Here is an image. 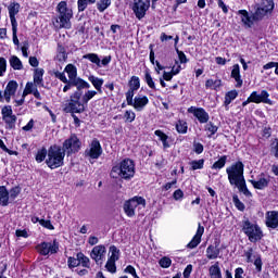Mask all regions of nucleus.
<instances>
[{
	"instance_id": "nucleus-53",
	"label": "nucleus",
	"mask_w": 278,
	"mask_h": 278,
	"mask_svg": "<svg viewBox=\"0 0 278 278\" xmlns=\"http://www.w3.org/2000/svg\"><path fill=\"white\" fill-rule=\"evenodd\" d=\"M53 75L54 77H56V79H60V81H62L63 84L68 83V78H66V74L64 72L54 71Z\"/></svg>"
},
{
	"instance_id": "nucleus-14",
	"label": "nucleus",
	"mask_w": 278,
	"mask_h": 278,
	"mask_svg": "<svg viewBox=\"0 0 278 278\" xmlns=\"http://www.w3.org/2000/svg\"><path fill=\"white\" fill-rule=\"evenodd\" d=\"M189 114H193L198 118L199 123L205 124L210 121V114L205 112L203 108L191 106L188 109Z\"/></svg>"
},
{
	"instance_id": "nucleus-38",
	"label": "nucleus",
	"mask_w": 278,
	"mask_h": 278,
	"mask_svg": "<svg viewBox=\"0 0 278 278\" xmlns=\"http://www.w3.org/2000/svg\"><path fill=\"white\" fill-rule=\"evenodd\" d=\"M85 60H89V62H92V64H97L99 67H101V59H99V55L97 53H88L83 56Z\"/></svg>"
},
{
	"instance_id": "nucleus-64",
	"label": "nucleus",
	"mask_w": 278,
	"mask_h": 278,
	"mask_svg": "<svg viewBox=\"0 0 278 278\" xmlns=\"http://www.w3.org/2000/svg\"><path fill=\"white\" fill-rule=\"evenodd\" d=\"M271 153L278 159V139H276V143H273Z\"/></svg>"
},
{
	"instance_id": "nucleus-48",
	"label": "nucleus",
	"mask_w": 278,
	"mask_h": 278,
	"mask_svg": "<svg viewBox=\"0 0 278 278\" xmlns=\"http://www.w3.org/2000/svg\"><path fill=\"white\" fill-rule=\"evenodd\" d=\"M1 114H2V119L8 118L10 116H14L13 111H12V106L11 105L3 106L2 110H1Z\"/></svg>"
},
{
	"instance_id": "nucleus-9",
	"label": "nucleus",
	"mask_w": 278,
	"mask_h": 278,
	"mask_svg": "<svg viewBox=\"0 0 278 278\" xmlns=\"http://www.w3.org/2000/svg\"><path fill=\"white\" fill-rule=\"evenodd\" d=\"M151 8V0H134L132 12L139 21L147 16V12Z\"/></svg>"
},
{
	"instance_id": "nucleus-27",
	"label": "nucleus",
	"mask_w": 278,
	"mask_h": 278,
	"mask_svg": "<svg viewBox=\"0 0 278 278\" xmlns=\"http://www.w3.org/2000/svg\"><path fill=\"white\" fill-rule=\"evenodd\" d=\"M89 81L92 84V86L98 90L100 94L103 93V90L101 89L103 87V78H99L96 76H89Z\"/></svg>"
},
{
	"instance_id": "nucleus-59",
	"label": "nucleus",
	"mask_w": 278,
	"mask_h": 278,
	"mask_svg": "<svg viewBox=\"0 0 278 278\" xmlns=\"http://www.w3.org/2000/svg\"><path fill=\"white\" fill-rule=\"evenodd\" d=\"M146 81L149 88H152V90H155V83L153 81V77H151V74L149 72H146Z\"/></svg>"
},
{
	"instance_id": "nucleus-35",
	"label": "nucleus",
	"mask_w": 278,
	"mask_h": 278,
	"mask_svg": "<svg viewBox=\"0 0 278 278\" xmlns=\"http://www.w3.org/2000/svg\"><path fill=\"white\" fill-rule=\"evenodd\" d=\"M233 186H236L240 192H243L245 197H251V191L247 188V181L244 180H239V182H236Z\"/></svg>"
},
{
	"instance_id": "nucleus-2",
	"label": "nucleus",
	"mask_w": 278,
	"mask_h": 278,
	"mask_svg": "<svg viewBox=\"0 0 278 278\" xmlns=\"http://www.w3.org/2000/svg\"><path fill=\"white\" fill-rule=\"evenodd\" d=\"M64 157L66 153L62 150V147L53 144L48 149V156L46 159V164L51 170L64 166Z\"/></svg>"
},
{
	"instance_id": "nucleus-47",
	"label": "nucleus",
	"mask_w": 278,
	"mask_h": 278,
	"mask_svg": "<svg viewBox=\"0 0 278 278\" xmlns=\"http://www.w3.org/2000/svg\"><path fill=\"white\" fill-rule=\"evenodd\" d=\"M159 264L161 268H170L173 261L170 260V257L164 256L159 261Z\"/></svg>"
},
{
	"instance_id": "nucleus-23",
	"label": "nucleus",
	"mask_w": 278,
	"mask_h": 278,
	"mask_svg": "<svg viewBox=\"0 0 278 278\" xmlns=\"http://www.w3.org/2000/svg\"><path fill=\"white\" fill-rule=\"evenodd\" d=\"M0 205L2 207L10 205V191H8L5 186H0Z\"/></svg>"
},
{
	"instance_id": "nucleus-6",
	"label": "nucleus",
	"mask_w": 278,
	"mask_h": 278,
	"mask_svg": "<svg viewBox=\"0 0 278 278\" xmlns=\"http://www.w3.org/2000/svg\"><path fill=\"white\" fill-rule=\"evenodd\" d=\"M230 186L244 179V164L240 161L226 168Z\"/></svg>"
},
{
	"instance_id": "nucleus-34",
	"label": "nucleus",
	"mask_w": 278,
	"mask_h": 278,
	"mask_svg": "<svg viewBox=\"0 0 278 278\" xmlns=\"http://www.w3.org/2000/svg\"><path fill=\"white\" fill-rule=\"evenodd\" d=\"M251 184L256 190H264L268 187V180L266 178H260L258 180H251Z\"/></svg>"
},
{
	"instance_id": "nucleus-37",
	"label": "nucleus",
	"mask_w": 278,
	"mask_h": 278,
	"mask_svg": "<svg viewBox=\"0 0 278 278\" xmlns=\"http://www.w3.org/2000/svg\"><path fill=\"white\" fill-rule=\"evenodd\" d=\"M154 134L160 138L161 142H163L164 149H168V147H170V144H168V135L164 134L162 130H155Z\"/></svg>"
},
{
	"instance_id": "nucleus-33",
	"label": "nucleus",
	"mask_w": 278,
	"mask_h": 278,
	"mask_svg": "<svg viewBox=\"0 0 278 278\" xmlns=\"http://www.w3.org/2000/svg\"><path fill=\"white\" fill-rule=\"evenodd\" d=\"M71 84L77 88L78 92L79 90H84V88H90V84L86 83V80L81 78H75Z\"/></svg>"
},
{
	"instance_id": "nucleus-22",
	"label": "nucleus",
	"mask_w": 278,
	"mask_h": 278,
	"mask_svg": "<svg viewBox=\"0 0 278 278\" xmlns=\"http://www.w3.org/2000/svg\"><path fill=\"white\" fill-rule=\"evenodd\" d=\"M20 10H21V4L16 2H12L9 5V16H10L12 26L18 25V23L16 22V14H18Z\"/></svg>"
},
{
	"instance_id": "nucleus-7",
	"label": "nucleus",
	"mask_w": 278,
	"mask_h": 278,
	"mask_svg": "<svg viewBox=\"0 0 278 278\" xmlns=\"http://www.w3.org/2000/svg\"><path fill=\"white\" fill-rule=\"evenodd\" d=\"M60 26L71 29V18H73V10L68 9L66 1L58 4Z\"/></svg>"
},
{
	"instance_id": "nucleus-24",
	"label": "nucleus",
	"mask_w": 278,
	"mask_h": 278,
	"mask_svg": "<svg viewBox=\"0 0 278 278\" xmlns=\"http://www.w3.org/2000/svg\"><path fill=\"white\" fill-rule=\"evenodd\" d=\"M232 79H235V81H237L236 88H242V77L240 76V65L239 64H235L232 66V71H231V75Z\"/></svg>"
},
{
	"instance_id": "nucleus-28",
	"label": "nucleus",
	"mask_w": 278,
	"mask_h": 278,
	"mask_svg": "<svg viewBox=\"0 0 278 278\" xmlns=\"http://www.w3.org/2000/svg\"><path fill=\"white\" fill-rule=\"evenodd\" d=\"M43 75H45V70L42 68L35 70V74H34L35 86H45V83L42 79Z\"/></svg>"
},
{
	"instance_id": "nucleus-45",
	"label": "nucleus",
	"mask_w": 278,
	"mask_h": 278,
	"mask_svg": "<svg viewBox=\"0 0 278 278\" xmlns=\"http://www.w3.org/2000/svg\"><path fill=\"white\" fill-rule=\"evenodd\" d=\"M176 129H177L178 134H187L188 123H186L184 121H178V123L176 124Z\"/></svg>"
},
{
	"instance_id": "nucleus-42",
	"label": "nucleus",
	"mask_w": 278,
	"mask_h": 278,
	"mask_svg": "<svg viewBox=\"0 0 278 278\" xmlns=\"http://www.w3.org/2000/svg\"><path fill=\"white\" fill-rule=\"evenodd\" d=\"M130 90H139L140 89V78L138 76H132L128 83Z\"/></svg>"
},
{
	"instance_id": "nucleus-49",
	"label": "nucleus",
	"mask_w": 278,
	"mask_h": 278,
	"mask_svg": "<svg viewBox=\"0 0 278 278\" xmlns=\"http://www.w3.org/2000/svg\"><path fill=\"white\" fill-rule=\"evenodd\" d=\"M97 97V91L94 90H88L84 96H83V103H88L91 99H94Z\"/></svg>"
},
{
	"instance_id": "nucleus-41",
	"label": "nucleus",
	"mask_w": 278,
	"mask_h": 278,
	"mask_svg": "<svg viewBox=\"0 0 278 278\" xmlns=\"http://www.w3.org/2000/svg\"><path fill=\"white\" fill-rule=\"evenodd\" d=\"M238 97V91L237 90H231V91H228L225 96V102L224 104L226 105H229L231 103V101H233L236 98Z\"/></svg>"
},
{
	"instance_id": "nucleus-58",
	"label": "nucleus",
	"mask_w": 278,
	"mask_h": 278,
	"mask_svg": "<svg viewBox=\"0 0 278 278\" xmlns=\"http://www.w3.org/2000/svg\"><path fill=\"white\" fill-rule=\"evenodd\" d=\"M67 264H68V268H77V266H79V258L68 257Z\"/></svg>"
},
{
	"instance_id": "nucleus-11",
	"label": "nucleus",
	"mask_w": 278,
	"mask_h": 278,
	"mask_svg": "<svg viewBox=\"0 0 278 278\" xmlns=\"http://www.w3.org/2000/svg\"><path fill=\"white\" fill-rule=\"evenodd\" d=\"M37 251L40 253V255H54V253H58L60 251V243L54 240L53 242H41L37 245Z\"/></svg>"
},
{
	"instance_id": "nucleus-50",
	"label": "nucleus",
	"mask_w": 278,
	"mask_h": 278,
	"mask_svg": "<svg viewBox=\"0 0 278 278\" xmlns=\"http://www.w3.org/2000/svg\"><path fill=\"white\" fill-rule=\"evenodd\" d=\"M205 164V160H198L191 162V168L192 170H201L203 168V165Z\"/></svg>"
},
{
	"instance_id": "nucleus-10",
	"label": "nucleus",
	"mask_w": 278,
	"mask_h": 278,
	"mask_svg": "<svg viewBox=\"0 0 278 278\" xmlns=\"http://www.w3.org/2000/svg\"><path fill=\"white\" fill-rule=\"evenodd\" d=\"M61 149L64 153H67V155H73V153H78L79 149H81V141H79L76 135H71V137L63 142V148Z\"/></svg>"
},
{
	"instance_id": "nucleus-26",
	"label": "nucleus",
	"mask_w": 278,
	"mask_h": 278,
	"mask_svg": "<svg viewBox=\"0 0 278 278\" xmlns=\"http://www.w3.org/2000/svg\"><path fill=\"white\" fill-rule=\"evenodd\" d=\"M64 73L68 75V81H74L77 79V67L73 64H67L65 66Z\"/></svg>"
},
{
	"instance_id": "nucleus-54",
	"label": "nucleus",
	"mask_w": 278,
	"mask_h": 278,
	"mask_svg": "<svg viewBox=\"0 0 278 278\" xmlns=\"http://www.w3.org/2000/svg\"><path fill=\"white\" fill-rule=\"evenodd\" d=\"M124 117L126 123H134V121H136V113H134V111H126Z\"/></svg>"
},
{
	"instance_id": "nucleus-13",
	"label": "nucleus",
	"mask_w": 278,
	"mask_h": 278,
	"mask_svg": "<svg viewBox=\"0 0 278 278\" xmlns=\"http://www.w3.org/2000/svg\"><path fill=\"white\" fill-rule=\"evenodd\" d=\"M250 97L252 99V103H266L267 105H273V100L269 99L270 93L266 90H262L261 93L253 91Z\"/></svg>"
},
{
	"instance_id": "nucleus-29",
	"label": "nucleus",
	"mask_w": 278,
	"mask_h": 278,
	"mask_svg": "<svg viewBox=\"0 0 278 278\" xmlns=\"http://www.w3.org/2000/svg\"><path fill=\"white\" fill-rule=\"evenodd\" d=\"M55 60H58V62H66V60H68L66 48H64L62 45L58 46Z\"/></svg>"
},
{
	"instance_id": "nucleus-55",
	"label": "nucleus",
	"mask_w": 278,
	"mask_h": 278,
	"mask_svg": "<svg viewBox=\"0 0 278 278\" xmlns=\"http://www.w3.org/2000/svg\"><path fill=\"white\" fill-rule=\"evenodd\" d=\"M176 53L179 58L180 64H187L188 58L186 56V53H184V51L179 50V48H176Z\"/></svg>"
},
{
	"instance_id": "nucleus-8",
	"label": "nucleus",
	"mask_w": 278,
	"mask_h": 278,
	"mask_svg": "<svg viewBox=\"0 0 278 278\" xmlns=\"http://www.w3.org/2000/svg\"><path fill=\"white\" fill-rule=\"evenodd\" d=\"M147 207V200L142 197H134L124 203V212L126 216H136L137 207Z\"/></svg>"
},
{
	"instance_id": "nucleus-15",
	"label": "nucleus",
	"mask_w": 278,
	"mask_h": 278,
	"mask_svg": "<svg viewBox=\"0 0 278 278\" xmlns=\"http://www.w3.org/2000/svg\"><path fill=\"white\" fill-rule=\"evenodd\" d=\"M16 90H18V83H16V80H10L3 93L4 101H7V103H10V101H12V97L16 94Z\"/></svg>"
},
{
	"instance_id": "nucleus-5",
	"label": "nucleus",
	"mask_w": 278,
	"mask_h": 278,
	"mask_svg": "<svg viewBox=\"0 0 278 278\" xmlns=\"http://www.w3.org/2000/svg\"><path fill=\"white\" fill-rule=\"evenodd\" d=\"M242 231L251 242H260L264 238V232L257 224L251 223L249 219L243 222Z\"/></svg>"
},
{
	"instance_id": "nucleus-44",
	"label": "nucleus",
	"mask_w": 278,
	"mask_h": 278,
	"mask_svg": "<svg viewBox=\"0 0 278 278\" xmlns=\"http://www.w3.org/2000/svg\"><path fill=\"white\" fill-rule=\"evenodd\" d=\"M225 164H227V155L220 156V159L212 165V168L213 169L225 168Z\"/></svg>"
},
{
	"instance_id": "nucleus-61",
	"label": "nucleus",
	"mask_w": 278,
	"mask_h": 278,
	"mask_svg": "<svg viewBox=\"0 0 278 278\" xmlns=\"http://www.w3.org/2000/svg\"><path fill=\"white\" fill-rule=\"evenodd\" d=\"M205 130H206V131H210L211 136H214V134H216V131H218V127L215 126V125L212 124V123H208V124H206V126H205Z\"/></svg>"
},
{
	"instance_id": "nucleus-40",
	"label": "nucleus",
	"mask_w": 278,
	"mask_h": 278,
	"mask_svg": "<svg viewBox=\"0 0 278 278\" xmlns=\"http://www.w3.org/2000/svg\"><path fill=\"white\" fill-rule=\"evenodd\" d=\"M110 253H111V256L109 257V260H111L113 262H118V258L121 255V250H118V248H116V245L110 247Z\"/></svg>"
},
{
	"instance_id": "nucleus-12",
	"label": "nucleus",
	"mask_w": 278,
	"mask_h": 278,
	"mask_svg": "<svg viewBox=\"0 0 278 278\" xmlns=\"http://www.w3.org/2000/svg\"><path fill=\"white\" fill-rule=\"evenodd\" d=\"M102 153L103 149L101 148V142H99L98 139H93L90 148L85 151V155H88L91 160H99Z\"/></svg>"
},
{
	"instance_id": "nucleus-56",
	"label": "nucleus",
	"mask_w": 278,
	"mask_h": 278,
	"mask_svg": "<svg viewBox=\"0 0 278 278\" xmlns=\"http://www.w3.org/2000/svg\"><path fill=\"white\" fill-rule=\"evenodd\" d=\"M134 92H136V90L134 89H129L126 92V101H127V105H132L134 104Z\"/></svg>"
},
{
	"instance_id": "nucleus-25",
	"label": "nucleus",
	"mask_w": 278,
	"mask_h": 278,
	"mask_svg": "<svg viewBox=\"0 0 278 278\" xmlns=\"http://www.w3.org/2000/svg\"><path fill=\"white\" fill-rule=\"evenodd\" d=\"M208 275L211 278H223V273L220 271V264L216 262L208 268Z\"/></svg>"
},
{
	"instance_id": "nucleus-43",
	"label": "nucleus",
	"mask_w": 278,
	"mask_h": 278,
	"mask_svg": "<svg viewBox=\"0 0 278 278\" xmlns=\"http://www.w3.org/2000/svg\"><path fill=\"white\" fill-rule=\"evenodd\" d=\"M110 5H112V0H100L97 3V8H98L99 12H105V10H108V8H110Z\"/></svg>"
},
{
	"instance_id": "nucleus-63",
	"label": "nucleus",
	"mask_w": 278,
	"mask_h": 278,
	"mask_svg": "<svg viewBox=\"0 0 278 278\" xmlns=\"http://www.w3.org/2000/svg\"><path fill=\"white\" fill-rule=\"evenodd\" d=\"M88 4H90L87 0H78L77 5H78V12H84L86 8H88Z\"/></svg>"
},
{
	"instance_id": "nucleus-52",
	"label": "nucleus",
	"mask_w": 278,
	"mask_h": 278,
	"mask_svg": "<svg viewBox=\"0 0 278 278\" xmlns=\"http://www.w3.org/2000/svg\"><path fill=\"white\" fill-rule=\"evenodd\" d=\"M105 268L109 273H112L114 275V273H116V261H111L109 258L105 264Z\"/></svg>"
},
{
	"instance_id": "nucleus-62",
	"label": "nucleus",
	"mask_w": 278,
	"mask_h": 278,
	"mask_svg": "<svg viewBox=\"0 0 278 278\" xmlns=\"http://www.w3.org/2000/svg\"><path fill=\"white\" fill-rule=\"evenodd\" d=\"M254 257H255L254 266H255L257 273H262V266H263L262 257L260 255L254 256Z\"/></svg>"
},
{
	"instance_id": "nucleus-31",
	"label": "nucleus",
	"mask_w": 278,
	"mask_h": 278,
	"mask_svg": "<svg viewBox=\"0 0 278 278\" xmlns=\"http://www.w3.org/2000/svg\"><path fill=\"white\" fill-rule=\"evenodd\" d=\"M223 86V80L220 79H207L205 83V88L211 89V90H218Z\"/></svg>"
},
{
	"instance_id": "nucleus-4",
	"label": "nucleus",
	"mask_w": 278,
	"mask_h": 278,
	"mask_svg": "<svg viewBox=\"0 0 278 278\" xmlns=\"http://www.w3.org/2000/svg\"><path fill=\"white\" fill-rule=\"evenodd\" d=\"M64 112L67 114H81L86 112V106L81 102V91H76L70 97V101L65 104Z\"/></svg>"
},
{
	"instance_id": "nucleus-20",
	"label": "nucleus",
	"mask_w": 278,
	"mask_h": 278,
	"mask_svg": "<svg viewBox=\"0 0 278 278\" xmlns=\"http://www.w3.org/2000/svg\"><path fill=\"white\" fill-rule=\"evenodd\" d=\"M238 14L241 16V22L245 27H253V23H257V20L253 18V12L249 14V11L247 10H239Z\"/></svg>"
},
{
	"instance_id": "nucleus-3",
	"label": "nucleus",
	"mask_w": 278,
	"mask_h": 278,
	"mask_svg": "<svg viewBox=\"0 0 278 278\" xmlns=\"http://www.w3.org/2000/svg\"><path fill=\"white\" fill-rule=\"evenodd\" d=\"M275 10V1L273 0H262L260 3L255 4L253 12V20L260 23L265 18H268Z\"/></svg>"
},
{
	"instance_id": "nucleus-19",
	"label": "nucleus",
	"mask_w": 278,
	"mask_h": 278,
	"mask_svg": "<svg viewBox=\"0 0 278 278\" xmlns=\"http://www.w3.org/2000/svg\"><path fill=\"white\" fill-rule=\"evenodd\" d=\"M205 232V228L199 224L197 233L192 238V240L187 244V249H197L198 244H201V238H203V233Z\"/></svg>"
},
{
	"instance_id": "nucleus-57",
	"label": "nucleus",
	"mask_w": 278,
	"mask_h": 278,
	"mask_svg": "<svg viewBox=\"0 0 278 278\" xmlns=\"http://www.w3.org/2000/svg\"><path fill=\"white\" fill-rule=\"evenodd\" d=\"M8 68V61H5V58H0V77H3V74L5 73Z\"/></svg>"
},
{
	"instance_id": "nucleus-36",
	"label": "nucleus",
	"mask_w": 278,
	"mask_h": 278,
	"mask_svg": "<svg viewBox=\"0 0 278 278\" xmlns=\"http://www.w3.org/2000/svg\"><path fill=\"white\" fill-rule=\"evenodd\" d=\"M7 125V129H16V115H11L9 117L2 118Z\"/></svg>"
},
{
	"instance_id": "nucleus-32",
	"label": "nucleus",
	"mask_w": 278,
	"mask_h": 278,
	"mask_svg": "<svg viewBox=\"0 0 278 278\" xmlns=\"http://www.w3.org/2000/svg\"><path fill=\"white\" fill-rule=\"evenodd\" d=\"M47 157H49V151H47V148H41L40 150L37 151V154L35 156L36 162H38V164L45 162V160H47Z\"/></svg>"
},
{
	"instance_id": "nucleus-18",
	"label": "nucleus",
	"mask_w": 278,
	"mask_h": 278,
	"mask_svg": "<svg viewBox=\"0 0 278 278\" xmlns=\"http://www.w3.org/2000/svg\"><path fill=\"white\" fill-rule=\"evenodd\" d=\"M220 241L216 240L214 244H211L206 248V257L207 260H218L220 255Z\"/></svg>"
},
{
	"instance_id": "nucleus-60",
	"label": "nucleus",
	"mask_w": 278,
	"mask_h": 278,
	"mask_svg": "<svg viewBox=\"0 0 278 278\" xmlns=\"http://www.w3.org/2000/svg\"><path fill=\"white\" fill-rule=\"evenodd\" d=\"M39 225H41V227H45L46 229H50V230L55 229V227H53V224H51V220L40 219Z\"/></svg>"
},
{
	"instance_id": "nucleus-39",
	"label": "nucleus",
	"mask_w": 278,
	"mask_h": 278,
	"mask_svg": "<svg viewBox=\"0 0 278 278\" xmlns=\"http://www.w3.org/2000/svg\"><path fill=\"white\" fill-rule=\"evenodd\" d=\"M77 258L79 262V266L81 265L84 268H90V258L84 255V253H78Z\"/></svg>"
},
{
	"instance_id": "nucleus-1",
	"label": "nucleus",
	"mask_w": 278,
	"mask_h": 278,
	"mask_svg": "<svg viewBox=\"0 0 278 278\" xmlns=\"http://www.w3.org/2000/svg\"><path fill=\"white\" fill-rule=\"evenodd\" d=\"M111 175L115 179L121 177V179L129 180L136 175V164H134L131 159H124L118 165L112 168Z\"/></svg>"
},
{
	"instance_id": "nucleus-46",
	"label": "nucleus",
	"mask_w": 278,
	"mask_h": 278,
	"mask_svg": "<svg viewBox=\"0 0 278 278\" xmlns=\"http://www.w3.org/2000/svg\"><path fill=\"white\" fill-rule=\"evenodd\" d=\"M20 194H21V187H13L9 191V200L14 201L16 199V197H18Z\"/></svg>"
},
{
	"instance_id": "nucleus-30",
	"label": "nucleus",
	"mask_w": 278,
	"mask_h": 278,
	"mask_svg": "<svg viewBox=\"0 0 278 278\" xmlns=\"http://www.w3.org/2000/svg\"><path fill=\"white\" fill-rule=\"evenodd\" d=\"M9 62L10 66H12L14 71H23V62H21V59H18V56L12 55Z\"/></svg>"
},
{
	"instance_id": "nucleus-16",
	"label": "nucleus",
	"mask_w": 278,
	"mask_h": 278,
	"mask_svg": "<svg viewBox=\"0 0 278 278\" xmlns=\"http://www.w3.org/2000/svg\"><path fill=\"white\" fill-rule=\"evenodd\" d=\"M265 225L269 229L278 228V211H268L265 214Z\"/></svg>"
},
{
	"instance_id": "nucleus-17",
	"label": "nucleus",
	"mask_w": 278,
	"mask_h": 278,
	"mask_svg": "<svg viewBox=\"0 0 278 278\" xmlns=\"http://www.w3.org/2000/svg\"><path fill=\"white\" fill-rule=\"evenodd\" d=\"M105 253H108L105 245H96L90 253V257L94 260L96 264H99L105 257Z\"/></svg>"
},
{
	"instance_id": "nucleus-51",
	"label": "nucleus",
	"mask_w": 278,
	"mask_h": 278,
	"mask_svg": "<svg viewBox=\"0 0 278 278\" xmlns=\"http://www.w3.org/2000/svg\"><path fill=\"white\" fill-rule=\"evenodd\" d=\"M232 202L235 203V207H237V210H239L240 212H244V208H245L244 203L240 201L238 195L232 197Z\"/></svg>"
},
{
	"instance_id": "nucleus-21",
	"label": "nucleus",
	"mask_w": 278,
	"mask_h": 278,
	"mask_svg": "<svg viewBox=\"0 0 278 278\" xmlns=\"http://www.w3.org/2000/svg\"><path fill=\"white\" fill-rule=\"evenodd\" d=\"M130 105H132V108H135L137 112H142V110H144V108L149 105V98H147V96H143V97L137 96L135 97L132 104Z\"/></svg>"
}]
</instances>
